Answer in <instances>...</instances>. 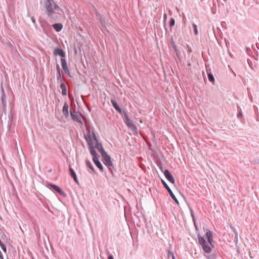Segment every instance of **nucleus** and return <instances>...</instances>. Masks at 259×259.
I'll list each match as a JSON object with an SVG mask.
<instances>
[{
    "mask_svg": "<svg viewBox=\"0 0 259 259\" xmlns=\"http://www.w3.org/2000/svg\"><path fill=\"white\" fill-rule=\"evenodd\" d=\"M86 164H87V165L93 171H94V167L93 166V165H92V163L91 162L89 161L88 160H86Z\"/></svg>",
    "mask_w": 259,
    "mask_h": 259,
    "instance_id": "nucleus-20",
    "label": "nucleus"
},
{
    "mask_svg": "<svg viewBox=\"0 0 259 259\" xmlns=\"http://www.w3.org/2000/svg\"><path fill=\"white\" fill-rule=\"evenodd\" d=\"M54 54L55 56L59 55L63 58L65 57V54L64 51L59 48L55 49L54 52Z\"/></svg>",
    "mask_w": 259,
    "mask_h": 259,
    "instance_id": "nucleus-10",
    "label": "nucleus"
},
{
    "mask_svg": "<svg viewBox=\"0 0 259 259\" xmlns=\"http://www.w3.org/2000/svg\"><path fill=\"white\" fill-rule=\"evenodd\" d=\"M84 137L89 146L90 151L91 152V150H95L94 145L97 144L98 142L95 134L93 131H89L84 135Z\"/></svg>",
    "mask_w": 259,
    "mask_h": 259,
    "instance_id": "nucleus-1",
    "label": "nucleus"
},
{
    "mask_svg": "<svg viewBox=\"0 0 259 259\" xmlns=\"http://www.w3.org/2000/svg\"><path fill=\"white\" fill-rule=\"evenodd\" d=\"M198 239L203 251L206 253H210L212 247V242L206 241L204 237L200 235L198 236Z\"/></svg>",
    "mask_w": 259,
    "mask_h": 259,
    "instance_id": "nucleus-3",
    "label": "nucleus"
},
{
    "mask_svg": "<svg viewBox=\"0 0 259 259\" xmlns=\"http://www.w3.org/2000/svg\"><path fill=\"white\" fill-rule=\"evenodd\" d=\"M2 247V249L3 250L4 252H6V246L3 243L0 245Z\"/></svg>",
    "mask_w": 259,
    "mask_h": 259,
    "instance_id": "nucleus-26",
    "label": "nucleus"
},
{
    "mask_svg": "<svg viewBox=\"0 0 259 259\" xmlns=\"http://www.w3.org/2000/svg\"><path fill=\"white\" fill-rule=\"evenodd\" d=\"M71 116L73 120L75 122H77L80 124H82V122L80 119V115L78 114L76 112H71Z\"/></svg>",
    "mask_w": 259,
    "mask_h": 259,
    "instance_id": "nucleus-6",
    "label": "nucleus"
},
{
    "mask_svg": "<svg viewBox=\"0 0 259 259\" xmlns=\"http://www.w3.org/2000/svg\"><path fill=\"white\" fill-rule=\"evenodd\" d=\"M101 155L103 159L104 163L107 166L112 165L110 157L106 153V152H104Z\"/></svg>",
    "mask_w": 259,
    "mask_h": 259,
    "instance_id": "nucleus-5",
    "label": "nucleus"
},
{
    "mask_svg": "<svg viewBox=\"0 0 259 259\" xmlns=\"http://www.w3.org/2000/svg\"><path fill=\"white\" fill-rule=\"evenodd\" d=\"M2 99L3 102H4V97H2Z\"/></svg>",
    "mask_w": 259,
    "mask_h": 259,
    "instance_id": "nucleus-34",
    "label": "nucleus"
},
{
    "mask_svg": "<svg viewBox=\"0 0 259 259\" xmlns=\"http://www.w3.org/2000/svg\"><path fill=\"white\" fill-rule=\"evenodd\" d=\"M31 20H32V21L34 23H35V19L32 17V18H31Z\"/></svg>",
    "mask_w": 259,
    "mask_h": 259,
    "instance_id": "nucleus-30",
    "label": "nucleus"
},
{
    "mask_svg": "<svg viewBox=\"0 0 259 259\" xmlns=\"http://www.w3.org/2000/svg\"><path fill=\"white\" fill-rule=\"evenodd\" d=\"M57 71H58L57 77V79L59 80V79H61V73H60V69L58 65H57Z\"/></svg>",
    "mask_w": 259,
    "mask_h": 259,
    "instance_id": "nucleus-21",
    "label": "nucleus"
},
{
    "mask_svg": "<svg viewBox=\"0 0 259 259\" xmlns=\"http://www.w3.org/2000/svg\"><path fill=\"white\" fill-rule=\"evenodd\" d=\"M69 170L71 174V176L73 177L74 181L77 183L78 184V181L77 180L76 174L75 171L73 170V169L71 167H69Z\"/></svg>",
    "mask_w": 259,
    "mask_h": 259,
    "instance_id": "nucleus-15",
    "label": "nucleus"
},
{
    "mask_svg": "<svg viewBox=\"0 0 259 259\" xmlns=\"http://www.w3.org/2000/svg\"><path fill=\"white\" fill-rule=\"evenodd\" d=\"M161 182H162V184L163 185V186H164V187L166 188V189L167 191H168V190H169L170 189V188L167 185V184L163 180H162Z\"/></svg>",
    "mask_w": 259,
    "mask_h": 259,
    "instance_id": "nucleus-24",
    "label": "nucleus"
},
{
    "mask_svg": "<svg viewBox=\"0 0 259 259\" xmlns=\"http://www.w3.org/2000/svg\"><path fill=\"white\" fill-rule=\"evenodd\" d=\"M191 214H192V217H193V220H194V215H193L192 210H191Z\"/></svg>",
    "mask_w": 259,
    "mask_h": 259,
    "instance_id": "nucleus-31",
    "label": "nucleus"
},
{
    "mask_svg": "<svg viewBox=\"0 0 259 259\" xmlns=\"http://www.w3.org/2000/svg\"><path fill=\"white\" fill-rule=\"evenodd\" d=\"M208 79L211 82H213L214 81V78L213 77V76L211 73H209L208 75Z\"/></svg>",
    "mask_w": 259,
    "mask_h": 259,
    "instance_id": "nucleus-22",
    "label": "nucleus"
},
{
    "mask_svg": "<svg viewBox=\"0 0 259 259\" xmlns=\"http://www.w3.org/2000/svg\"><path fill=\"white\" fill-rule=\"evenodd\" d=\"M164 175L168 181H169L172 184H175V179L168 170L166 169L164 172Z\"/></svg>",
    "mask_w": 259,
    "mask_h": 259,
    "instance_id": "nucleus-9",
    "label": "nucleus"
},
{
    "mask_svg": "<svg viewBox=\"0 0 259 259\" xmlns=\"http://www.w3.org/2000/svg\"><path fill=\"white\" fill-rule=\"evenodd\" d=\"M175 24V20L174 19H171L170 21V25L171 26L174 25Z\"/></svg>",
    "mask_w": 259,
    "mask_h": 259,
    "instance_id": "nucleus-27",
    "label": "nucleus"
},
{
    "mask_svg": "<svg viewBox=\"0 0 259 259\" xmlns=\"http://www.w3.org/2000/svg\"><path fill=\"white\" fill-rule=\"evenodd\" d=\"M101 23H105V20H103L101 21Z\"/></svg>",
    "mask_w": 259,
    "mask_h": 259,
    "instance_id": "nucleus-32",
    "label": "nucleus"
},
{
    "mask_svg": "<svg viewBox=\"0 0 259 259\" xmlns=\"http://www.w3.org/2000/svg\"><path fill=\"white\" fill-rule=\"evenodd\" d=\"M170 256H171L172 259H175V255L174 253L170 251H168V257H169Z\"/></svg>",
    "mask_w": 259,
    "mask_h": 259,
    "instance_id": "nucleus-25",
    "label": "nucleus"
},
{
    "mask_svg": "<svg viewBox=\"0 0 259 259\" xmlns=\"http://www.w3.org/2000/svg\"><path fill=\"white\" fill-rule=\"evenodd\" d=\"M96 148L101 153V154L103 153L104 152H105L104 150V148L102 145L101 144L99 143L98 142H97V144H95L94 145V148Z\"/></svg>",
    "mask_w": 259,
    "mask_h": 259,
    "instance_id": "nucleus-14",
    "label": "nucleus"
},
{
    "mask_svg": "<svg viewBox=\"0 0 259 259\" xmlns=\"http://www.w3.org/2000/svg\"><path fill=\"white\" fill-rule=\"evenodd\" d=\"M50 187H52L55 190H56L57 192H58L60 194L62 195H64L65 193L64 191H62V190L58 186L53 185V184H49V185Z\"/></svg>",
    "mask_w": 259,
    "mask_h": 259,
    "instance_id": "nucleus-11",
    "label": "nucleus"
},
{
    "mask_svg": "<svg viewBox=\"0 0 259 259\" xmlns=\"http://www.w3.org/2000/svg\"><path fill=\"white\" fill-rule=\"evenodd\" d=\"M193 26L194 27V33L196 35H198V30H197V25L195 24H193Z\"/></svg>",
    "mask_w": 259,
    "mask_h": 259,
    "instance_id": "nucleus-23",
    "label": "nucleus"
},
{
    "mask_svg": "<svg viewBox=\"0 0 259 259\" xmlns=\"http://www.w3.org/2000/svg\"><path fill=\"white\" fill-rule=\"evenodd\" d=\"M125 124L126 125L131 128L132 130H135L136 128L135 125L133 123L132 120L128 118L127 114H125Z\"/></svg>",
    "mask_w": 259,
    "mask_h": 259,
    "instance_id": "nucleus-8",
    "label": "nucleus"
},
{
    "mask_svg": "<svg viewBox=\"0 0 259 259\" xmlns=\"http://www.w3.org/2000/svg\"><path fill=\"white\" fill-rule=\"evenodd\" d=\"M111 102L113 105V106L114 107V108L117 111H118L119 113H121V109H120V108L119 107V106H118V104L117 103V102L113 99H111Z\"/></svg>",
    "mask_w": 259,
    "mask_h": 259,
    "instance_id": "nucleus-13",
    "label": "nucleus"
},
{
    "mask_svg": "<svg viewBox=\"0 0 259 259\" xmlns=\"http://www.w3.org/2000/svg\"><path fill=\"white\" fill-rule=\"evenodd\" d=\"M0 259H4L2 253L1 252V251H0Z\"/></svg>",
    "mask_w": 259,
    "mask_h": 259,
    "instance_id": "nucleus-28",
    "label": "nucleus"
},
{
    "mask_svg": "<svg viewBox=\"0 0 259 259\" xmlns=\"http://www.w3.org/2000/svg\"><path fill=\"white\" fill-rule=\"evenodd\" d=\"M53 26V28L58 32L60 31L62 29V25L61 24H55Z\"/></svg>",
    "mask_w": 259,
    "mask_h": 259,
    "instance_id": "nucleus-18",
    "label": "nucleus"
},
{
    "mask_svg": "<svg viewBox=\"0 0 259 259\" xmlns=\"http://www.w3.org/2000/svg\"><path fill=\"white\" fill-rule=\"evenodd\" d=\"M108 259H113V257L112 255H110L108 256Z\"/></svg>",
    "mask_w": 259,
    "mask_h": 259,
    "instance_id": "nucleus-29",
    "label": "nucleus"
},
{
    "mask_svg": "<svg viewBox=\"0 0 259 259\" xmlns=\"http://www.w3.org/2000/svg\"><path fill=\"white\" fill-rule=\"evenodd\" d=\"M46 13L48 17H53L54 14V9L59 10V7L55 4L53 0H47L45 3Z\"/></svg>",
    "mask_w": 259,
    "mask_h": 259,
    "instance_id": "nucleus-2",
    "label": "nucleus"
},
{
    "mask_svg": "<svg viewBox=\"0 0 259 259\" xmlns=\"http://www.w3.org/2000/svg\"><path fill=\"white\" fill-rule=\"evenodd\" d=\"M60 88L62 90V94L63 96L67 95V90L65 84L64 83H62L60 85Z\"/></svg>",
    "mask_w": 259,
    "mask_h": 259,
    "instance_id": "nucleus-16",
    "label": "nucleus"
},
{
    "mask_svg": "<svg viewBox=\"0 0 259 259\" xmlns=\"http://www.w3.org/2000/svg\"><path fill=\"white\" fill-rule=\"evenodd\" d=\"M209 259H215V258L213 257H212L211 258H209Z\"/></svg>",
    "mask_w": 259,
    "mask_h": 259,
    "instance_id": "nucleus-33",
    "label": "nucleus"
},
{
    "mask_svg": "<svg viewBox=\"0 0 259 259\" xmlns=\"http://www.w3.org/2000/svg\"><path fill=\"white\" fill-rule=\"evenodd\" d=\"M168 192H169V193L170 196L171 197V198L175 201V202L179 204V201H178V199H177V198L176 197V196H175V195L172 193V192L171 190V189H170L169 190H168Z\"/></svg>",
    "mask_w": 259,
    "mask_h": 259,
    "instance_id": "nucleus-19",
    "label": "nucleus"
},
{
    "mask_svg": "<svg viewBox=\"0 0 259 259\" xmlns=\"http://www.w3.org/2000/svg\"><path fill=\"white\" fill-rule=\"evenodd\" d=\"M206 237L207 239V241L212 242V234L210 231H208L206 233Z\"/></svg>",
    "mask_w": 259,
    "mask_h": 259,
    "instance_id": "nucleus-17",
    "label": "nucleus"
},
{
    "mask_svg": "<svg viewBox=\"0 0 259 259\" xmlns=\"http://www.w3.org/2000/svg\"><path fill=\"white\" fill-rule=\"evenodd\" d=\"M61 65L64 71L68 75L70 76V71L67 66V62L65 59L61 58Z\"/></svg>",
    "mask_w": 259,
    "mask_h": 259,
    "instance_id": "nucleus-7",
    "label": "nucleus"
},
{
    "mask_svg": "<svg viewBox=\"0 0 259 259\" xmlns=\"http://www.w3.org/2000/svg\"><path fill=\"white\" fill-rule=\"evenodd\" d=\"M62 112L66 117L69 116V106L66 103L64 104Z\"/></svg>",
    "mask_w": 259,
    "mask_h": 259,
    "instance_id": "nucleus-12",
    "label": "nucleus"
},
{
    "mask_svg": "<svg viewBox=\"0 0 259 259\" xmlns=\"http://www.w3.org/2000/svg\"><path fill=\"white\" fill-rule=\"evenodd\" d=\"M90 153L93 157V159L95 164L101 171H103V166L101 162L99 161V156L96 153L95 150H91V152Z\"/></svg>",
    "mask_w": 259,
    "mask_h": 259,
    "instance_id": "nucleus-4",
    "label": "nucleus"
}]
</instances>
